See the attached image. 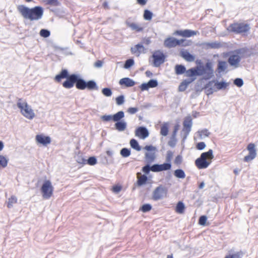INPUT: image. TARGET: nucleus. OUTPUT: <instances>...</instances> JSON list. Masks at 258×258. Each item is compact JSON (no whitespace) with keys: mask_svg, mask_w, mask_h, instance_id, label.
<instances>
[{"mask_svg":"<svg viewBox=\"0 0 258 258\" xmlns=\"http://www.w3.org/2000/svg\"><path fill=\"white\" fill-rule=\"evenodd\" d=\"M17 10L24 18L30 21L38 20L43 15V8L38 6L29 8L24 5H19Z\"/></svg>","mask_w":258,"mask_h":258,"instance_id":"1","label":"nucleus"},{"mask_svg":"<svg viewBox=\"0 0 258 258\" xmlns=\"http://www.w3.org/2000/svg\"><path fill=\"white\" fill-rule=\"evenodd\" d=\"M17 106L21 115L28 120L33 119L36 116L34 109L25 100L19 99Z\"/></svg>","mask_w":258,"mask_h":258,"instance_id":"2","label":"nucleus"},{"mask_svg":"<svg viewBox=\"0 0 258 258\" xmlns=\"http://www.w3.org/2000/svg\"><path fill=\"white\" fill-rule=\"evenodd\" d=\"M213 158V151L210 150L201 154V157L196 160V165L199 169L206 168L210 164Z\"/></svg>","mask_w":258,"mask_h":258,"instance_id":"3","label":"nucleus"},{"mask_svg":"<svg viewBox=\"0 0 258 258\" xmlns=\"http://www.w3.org/2000/svg\"><path fill=\"white\" fill-rule=\"evenodd\" d=\"M54 187L52 182L49 180H45L41 186L40 191L44 199H49L53 195Z\"/></svg>","mask_w":258,"mask_h":258,"instance_id":"4","label":"nucleus"},{"mask_svg":"<svg viewBox=\"0 0 258 258\" xmlns=\"http://www.w3.org/2000/svg\"><path fill=\"white\" fill-rule=\"evenodd\" d=\"M228 86V84L225 82H218L212 81L207 84L206 89H207V95L212 94L214 92L226 88Z\"/></svg>","mask_w":258,"mask_h":258,"instance_id":"5","label":"nucleus"},{"mask_svg":"<svg viewBox=\"0 0 258 258\" xmlns=\"http://www.w3.org/2000/svg\"><path fill=\"white\" fill-rule=\"evenodd\" d=\"M250 29L248 24L244 23H234L229 26L228 30L237 33L246 32Z\"/></svg>","mask_w":258,"mask_h":258,"instance_id":"6","label":"nucleus"},{"mask_svg":"<svg viewBox=\"0 0 258 258\" xmlns=\"http://www.w3.org/2000/svg\"><path fill=\"white\" fill-rule=\"evenodd\" d=\"M167 189L162 185L156 187L153 192L152 198L157 201L167 197Z\"/></svg>","mask_w":258,"mask_h":258,"instance_id":"7","label":"nucleus"},{"mask_svg":"<svg viewBox=\"0 0 258 258\" xmlns=\"http://www.w3.org/2000/svg\"><path fill=\"white\" fill-rule=\"evenodd\" d=\"M144 149L147 151L145 157L146 162L149 163L153 162L156 158V148L150 145L146 146Z\"/></svg>","mask_w":258,"mask_h":258,"instance_id":"8","label":"nucleus"},{"mask_svg":"<svg viewBox=\"0 0 258 258\" xmlns=\"http://www.w3.org/2000/svg\"><path fill=\"white\" fill-rule=\"evenodd\" d=\"M171 163H164L162 164H154L151 167V170L155 172L167 171L170 170L171 169Z\"/></svg>","mask_w":258,"mask_h":258,"instance_id":"9","label":"nucleus"},{"mask_svg":"<svg viewBox=\"0 0 258 258\" xmlns=\"http://www.w3.org/2000/svg\"><path fill=\"white\" fill-rule=\"evenodd\" d=\"M247 149L249 154L244 157V160L245 162H249L254 159L256 156L255 146L254 144L250 143L247 146Z\"/></svg>","mask_w":258,"mask_h":258,"instance_id":"10","label":"nucleus"},{"mask_svg":"<svg viewBox=\"0 0 258 258\" xmlns=\"http://www.w3.org/2000/svg\"><path fill=\"white\" fill-rule=\"evenodd\" d=\"M51 138L44 134H39L35 137V141L38 145L47 146L51 143Z\"/></svg>","mask_w":258,"mask_h":258,"instance_id":"11","label":"nucleus"},{"mask_svg":"<svg viewBox=\"0 0 258 258\" xmlns=\"http://www.w3.org/2000/svg\"><path fill=\"white\" fill-rule=\"evenodd\" d=\"M153 58L154 65L155 67H159L163 63L165 60V56L160 51H155L152 56Z\"/></svg>","mask_w":258,"mask_h":258,"instance_id":"12","label":"nucleus"},{"mask_svg":"<svg viewBox=\"0 0 258 258\" xmlns=\"http://www.w3.org/2000/svg\"><path fill=\"white\" fill-rule=\"evenodd\" d=\"M184 41L183 39L178 40L173 37H169L164 41V45L167 47H173L178 45L182 44Z\"/></svg>","mask_w":258,"mask_h":258,"instance_id":"13","label":"nucleus"},{"mask_svg":"<svg viewBox=\"0 0 258 258\" xmlns=\"http://www.w3.org/2000/svg\"><path fill=\"white\" fill-rule=\"evenodd\" d=\"M77 80V75H71L68 76V77L67 78V80L63 83L62 86L66 88H71L74 86V84L76 83Z\"/></svg>","mask_w":258,"mask_h":258,"instance_id":"14","label":"nucleus"},{"mask_svg":"<svg viewBox=\"0 0 258 258\" xmlns=\"http://www.w3.org/2000/svg\"><path fill=\"white\" fill-rule=\"evenodd\" d=\"M240 59V56L237 52H236L229 57L228 62L231 66L237 68L239 66Z\"/></svg>","mask_w":258,"mask_h":258,"instance_id":"15","label":"nucleus"},{"mask_svg":"<svg viewBox=\"0 0 258 258\" xmlns=\"http://www.w3.org/2000/svg\"><path fill=\"white\" fill-rule=\"evenodd\" d=\"M204 77L205 79H209L213 76L214 71L211 62L206 63L205 67H204Z\"/></svg>","mask_w":258,"mask_h":258,"instance_id":"16","label":"nucleus"},{"mask_svg":"<svg viewBox=\"0 0 258 258\" xmlns=\"http://www.w3.org/2000/svg\"><path fill=\"white\" fill-rule=\"evenodd\" d=\"M192 119L190 117H187L183 122V128L182 132L185 134V137L189 134L192 126Z\"/></svg>","mask_w":258,"mask_h":258,"instance_id":"17","label":"nucleus"},{"mask_svg":"<svg viewBox=\"0 0 258 258\" xmlns=\"http://www.w3.org/2000/svg\"><path fill=\"white\" fill-rule=\"evenodd\" d=\"M135 135L141 139H145L149 136V132L146 127H139L136 130Z\"/></svg>","mask_w":258,"mask_h":258,"instance_id":"18","label":"nucleus"},{"mask_svg":"<svg viewBox=\"0 0 258 258\" xmlns=\"http://www.w3.org/2000/svg\"><path fill=\"white\" fill-rule=\"evenodd\" d=\"M198 31H195L191 30H177L174 32V34H177L183 37H189L198 34Z\"/></svg>","mask_w":258,"mask_h":258,"instance_id":"19","label":"nucleus"},{"mask_svg":"<svg viewBox=\"0 0 258 258\" xmlns=\"http://www.w3.org/2000/svg\"><path fill=\"white\" fill-rule=\"evenodd\" d=\"M158 82L156 80H151L148 83H144L140 86L141 90L143 91L148 90L150 88H154L157 86Z\"/></svg>","mask_w":258,"mask_h":258,"instance_id":"20","label":"nucleus"},{"mask_svg":"<svg viewBox=\"0 0 258 258\" xmlns=\"http://www.w3.org/2000/svg\"><path fill=\"white\" fill-rule=\"evenodd\" d=\"M119 83L120 85L126 87H133L135 85V81L129 78H124L120 79Z\"/></svg>","mask_w":258,"mask_h":258,"instance_id":"21","label":"nucleus"},{"mask_svg":"<svg viewBox=\"0 0 258 258\" xmlns=\"http://www.w3.org/2000/svg\"><path fill=\"white\" fill-rule=\"evenodd\" d=\"M137 184L138 186H141L146 183L148 178L146 175L142 174L141 173L138 172L137 174Z\"/></svg>","mask_w":258,"mask_h":258,"instance_id":"22","label":"nucleus"},{"mask_svg":"<svg viewBox=\"0 0 258 258\" xmlns=\"http://www.w3.org/2000/svg\"><path fill=\"white\" fill-rule=\"evenodd\" d=\"M131 51L133 54L139 56L141 53L144 52L145 48L141 44H137L131 48Z\"/></svg>","mask_w":258,"mask_h":258,"instance_id":"23","label":"nucleus"},{"mask_svg":"<svg viewBox=\"0 0 258 258\" xmlns=\"http://www.w3.org/2000/svg\"><path fill=\"white\" fill-rule=\"evenodd\" d=\"M116 130L119 132L124 131L127 126V123L124 120H121L120 121L116 122L114 124Z\"/></svg>","mask_w":258,"mask_h":258,"instance_id":"24","label":"nucleus"},{"mask_svg":"<svg viewBox=\"0 0 258 258\" xmlns=\"http://www.w3.org/2000/svg\"><path fill=\"white\" fill-rule=\"evenodd\" d=\"M76 87L80 90H84L86 88V82L81 79L80 76L77 75V80L76 82Z\"/></svg>","mask_w":258,"mask_h":258,"instance_id":"25","label":"nucleus"},{"mask_svg":"<svg viewBox=\"0 0 258 258\" xmlns=\"http://www.w3.org/2000/svg\"><path fill=\"white\" fill-rule=\"evenodd\" d=\"M181 56L186 61L192 62L195 59V57L194 55L190 54L187 51H182L181 52Z\"/></svg>","mask_w":258,"mask_h":258,"instance_id":"26","label":"nucleus"},{"mask_svg":"<svg viewBox=\"0 0 258 258\" xmlns=\"http://www.w3.org/2000/svg\"><path fill=\"white\" fill-rule=\"evenodd\" d=\"M126 25L128 27L131 28L132 30L137 32H141L143 30V27L136 23L126 22Z\"/></svg>","mask_w":258,"mask_h":258,"instance_id":"27","label":"nucleus"},{"mask_svg":"<svg viewBox=\"0 0 258 258\" xmlns=\"http://www.w3.org/2000/svg\"><path fill=\"white\" fill-rule=\"evenodd\" d=\"M124 117V112L122 111H119L113 115V121L116 122L120 121Z\"/></svg>","mask_w":258,"mask_h":258,"instance_id":"28","label":"nucleus"},{"mask_svg":"<svg viewBox=\"0 0 258 258\" xmlns=\"http://www.w3.org/2000/svg\"><path fill=\"white\" fill-rule=\"evenodd\" d=\"M210 135V132L207 129L202 130L199 131L197 133V136H198L199 139H204L208 137Z\"/></svg>","mask_w":258,"mask_h":258,"instance_id":"29","label":"nucleus"},{"mask_svg":"<svg viewBox=\"0 0 258 258\" xmlns=\"http://www.w3.org/2000/svg\"><path fill=\"white\" fill-rule=\"evenodd\" d=\"M9 159L6 156L0 155V169H4L8 166Z\"/></svg>","mask_w":258,"mask_h":258,"instance_id":"30","label":"nucleus"},{"mask_svg":"<svg viewBox=\"0 0 258 258\" xmlns=\"http://www.w3.org/2000/svg\"><path fill=\"white\" fill-rule=\"evenodd\" d=\"M18 199L15 196H12L8 199L7 202V206L8 208H11L13 207L14 205L17 203Z\"/></svg>","mask_w":258,"mask_h":258,"instance_id":"31","label":"nucleus"},{"mask_svg":"<svg viewBox=\"0 0 258 258\" xmlns=\"http://www.w3.org/2000/svg\"><path fill=\"white\" fill-rule=\"evenodd\" d=\"M68 76V71L64 70H62L60 74L55 76V80L57 82H60L62 79L67 78Z\"/></svg>","mask_w":258,"mask_h":258,"instance_id":"32","label":"nucleus"},{"mask_svg":"<svg viewBox=\"0 0 258 258\" xmlns=\"http://www.w3.org/2000/svg\"><path fill=\"white\" fill-rule=\"evenodd\" d=\"M185 206L182 202H179L176 206L175 211L178 214H183L184 212Z\"/></svg>","mask_w":258,"mask_h":258,"instance_id":"33","label":"nucleus"},{"mask_svg":"<svg viewBox=\"0 0 258 258\" xmlns=\"http://www.w3.org/2000/svg\"><path fill=\"white\" fill-rule=\"evenodd\" d=\"M130 145L131 147L137 151H140L141 150L140 146H139L138 142L135 139H132L130 141Z\"/></svg>","mask_w":258,"mask_h":258,"instance_id":"34","label":"nucleus"},{"mask_svg":"<svg viewBox=\"0 0 258 258\" xmlns=\"http://www.w3.org/2000/svg\"><path fill=\"white\" fill-rule=\"evenodd\" d=\"M86 88L91 90H98V89L96 83L93 81H89L86 83Z\"/></svg>","mask_w":258,"mask_h":258,"instance_id":"35","label":"nucleus"},{"mask_svg":"<svg viewBox=\"0 0 258 258\" xmlns=\"http://www.w3.org/2000/svg\"><path fill=\"white\" fill-rule=\"evenodd\" d=\"M168 133V127L167 123L163 124L161 128L160 134L163 136H166Z\"/></svg>","mask_w":258,"mask_h":258,"instance_id":"36","label":"nucleus"},{"mask_svg":"<svg viewBox=\"0 0 258 258\" xmlns=\"http://www.w3.org/2000/svg\"><path fill=\"white\" fill-rule=\"evenodd\" d=\"M174 175L179 178H184L185 177L184 171L181 169H177L174 171Z\"/></svg>","mask_w":258,"mask_h":258,"instance_id":"37","label":"nucleus"},{"mask_svg":"<svg viewBox=\"0 0 258 258\" xmlns=\"http://www.w3.org/2000/svg\"><path fill=\"white\" fill-rule=\"evenodd\" d=\"M185 71V68L182 65H176L175 66V72L176 74H182Z\"/></svg>","mask_w":258,"mask_h":258,"instance_id":"38","label":"nucleus"},{"mask_svg":"<svg viewBox=\"0 0 258 258\" xmlns=\"http://www.w3.org/2000/svg\"><path fill=\"white\" fill-rule=\"evenodd\" d=\"M227 65L225 61H219L218 69L219 72L224 71L227 68Z\"/></svg>","mask_w":258,"mask_h":258,"instance_id":"39","label":"nucleus"},{"mask_svg":"<svg viewBox=\"0 0 258 258\" xmlns=\"http://www.w3.org/2000/svg\"><path fill=\"white\" fill-rule=\"evenodd\" d=\"M153 16V14L149 10H145L144 13V19L147 21L151 20Z\"/></svg>","mask_w":258,"mask_h":258,"instance_id":"40","label":"nucleus"},{"mask_svg":"<svg viewBox=\"0 0 258 258\" xmlns=\"http://www.w3.org/2000/svg\"><path fill=\"white\" fill-rule=\"evenodd\" d=\"M122 188V186L121 185L118 184L113 185L111 188V190L113 193L118 194L121 190Z\"/></svg>","mask_w":258,"mask_h":258,"instance_id":"41","label":"nucleus"},{"mask_svg":"<svg viewBox=\"0 0 258 258\" xmlns=\"http://www.w3.org/2000/svg\"><path fill=\"white\" fill-rule=\"evenodd\" d=\"M120 154L123 157H127L131 155V151L127 148H123L120 151Z\"/></svg>","mask_w":258,"mask_h":258,"instance_id":"42","label":"nucleus"},{"mask_svg":"<svg viewBox=\"0 0 258 258\" xmlns=\"http://www.w3.org/2000/svg\"><path fill=\"white\" fill-rule=\"evenodd\" d=\"M190 83V81H184L182 82L179 86L178 89L180 91H184L188 85Z\"/></svg>","mask_w":258,"mask_h":258,"instance_id":"43","label":"nucleus"},{"mask_svg":"<svg viewBox=\"0 0 258 258\" xmlns=\"http://www.w3.org/2000/svg\"><path fill=\"white\" fill-rule=\"evenodd\" d=\"M152 209V206L150 204H147L143 205L141 208L140 210L145 213L150 211Z\"/></svg>","mask_w":258,"mask_h":258,"instance_id":"44","label":"nucleus"},{"mask_svg":"<svg viewBox=\"0 0 258 258\" xmlns=\"http://www.w3.org/2000/svg\"><path fill=\"white\" fill-rule=\"evenodd\" d=\"M102 93L106 97H110L112 92L111 90L108 88H105L102 90Z\"/></svg>","mask_w":258,"mask_h":258,"instance_id":"45","label":"nucleus"},{"mask_svg":"<svg viewBox=\"0 0 258 258\" xmlns=\"http://www.w3.org/2000/svg\"><path fill=\"white\" fill-rule=\"evenodd\" d=\"M196 76H202L204 75V67L200 66L195 69Z\"/></svg>","mask_w":258,"mask_h":258,"instance_id":"46","label":"nucleus"},{"mask_svg":"<svg viewBox=\"0 0 258 258\" xmlns=\"http://www.w3.org/2000/svg\"><path fill=\"white\" fill-rule=\"evenodd\" d=\"M134 64V60L133 59H128L125 62L124 68L128 69Z\"/></svg>","mask_w":258,"mask_h":258,"instance_id":"47","label":"nucleus"},{"mask_svg":"<svg viewBox=\"0 0 258 258\" xmlns=\"http://www.w3.org/2000/svg\"><path fill=\"white\" fill-rule=\"evenodd\" d=\"M76 161L81 164H85L86 163L87 160L81 155H78L76 157Z\"/></svg>","mask_w":258,"mask_h":258,"instance_id":"48","label":"nucleus"},{"mask_svg":"<svg viewBox=\"0 0 258 258\" xmlns=\"http://www.w3.org/2000/svg\"><path fill=\"white\" fill-rule=\"evenodd\" d=\"M115 100L117 105H120L123 104L124 102V97L123 95H120L116 97Z\"/></svg>","mask_w":258,"mask_h":258,"instance_id":"49","label":"nucleus"},{"mask_svg":"<svg viewBox=\"0 0 258 258\" xmlns=\"http://www.w3.org/2000/svg\"><path fill=\"white\" fill-rule=\"evenodd\" d=\"M50 34V32L46 29H42L40 31V36L44 38L49 37Z\"/></svg>","mask_w":258,"mask_h":258,"instance_id":"50","label":"nucleus"},{"mask_svg":"<svg viewBox=\"0 0 258 258\" xmlns=\"http://www.w3.org/2000/svg\"><path fill=\"white\" fill-rule=\"evenodd\" d=\"M173 153L172 152L170 151H168L167 152L166 156V163H171V160L173 158Z\"/></svg>","mask_w":258,"mask_h":258,"instance_id":"51","label":"nucleus"},{"mask_svg":"<svg viewBox=\"0 0 258 258\" xmlns=\"http://www.w3.org/2000/svg\"><path fill=\"white\" fill-rule=\"evenodd\" d=\"M242 254L241 252H237L234 254L226 255L225 258H240Z\"/></svg>","mask_w":258,"mask_h":258,"instance_id":"52","label":"nucleus"},{"mask_svg":"<svg viewBox=\"0 0 258 258\" xmlns=\"http://www.w3.org/2000/svg\"><path fill=\"white\" fill-rule=\"evenodd\" d=\"M186 75L188 77H194L196 76V70L195 68H192L187 70L186 72Z\"/></svg>","mask_w":258,"mask_h":258,"instance_id":"53","label":"nucleus"},{"mask_svg":"<svg viewBox=\"0 0 258 258\" xmlns=\"http://www.w3.org/2000/svg\"><path fill=\"white\" fill-rule=\"evenodd\" d=\"M101 119L104 121L113 120V115H104L101 117Z\"/></svg>","mask_w":258,"mask_h":258,"instance_id":"54","label":"nucleus"},{"mask_svg":"<svg viewBox=\"0 0 258 258\" xmlns=\"http://www.w3.org/2000/svg\"><path fill=\"white\" fill-rule=\"evenodd\" d=\"M87 163L90 165H94L97 163V160L95 157H91L88 159Z\"/></svg>","mask_w":258,"mask_h":258,"instance_id":"55","label":"nucleus"},{"mask_svg":"<svg viewBox=\"0 0 258 258\" xmlns=\"http://www.w3.org/2000/svg\"><path fill=\"white\" fill-rule=\"evenodd\" d=\"M234 83L237 87H240L243 85V81L241 79L237 78L234 80Z\"/></svg>","mask_w":258,"mask_h":258,"instance_id":"56","label":"nucleus"},{"mask_svg":"<svg viewBox=\"0 0 258 258\" xmlns=\"http://www.w3.org/2000/svg\"><path fill=\"white\" fill-rule=\"evenodd\" d=\"M207 218L205 216H202L200 218L199 223L201 225H205L206 224Z\"/></svg>","mask_w":258,"mask_h":258,"instance_id":"57","label":"nucleus"},{"mask_svg":"<svg viewBox=\"0 0 258 258\" xmlns=\"http://www.w3.org/2000/svg\"><path fill=\"white\" fill-rule=\"evenodd\" d=\"M138 110L139 109L137 107H130L127 109V112L131 114H133L137 112Z\"/></svg>","mask_w":258,"mask_h":258,"instance_id":"58","label":"nucleus"},{"mask_svg":"<svg viewBox=\"0 0 258 258\" xmlns=\"http://www.w3.org/2000/svg\"><path fill=\"white\" fill-rule=\"evenodd\" d=\"M182 157L180 155H178L176 157L175 160H174V163L177 165H179L182 162Z\"/></svg>","mask_w":258,"mask_h":258,"instance_id":"59","label":"nucleus"},{"mask_svg":"<svg viewBox=\"0 0 258 258\" xmlns=\"http://www.w3.org/2000/svg\"><path fill=\"white\" fill-rule=\"evenodd\" d=\"M151 170V167L149 165H147L143 167L142 168V171L146 174H148L149 173Z\"/></svg>","mask_w":258,"mask_h":258,"instance_id":"60","label":"nucleus"},{"mask_svg":"<svg viewBox=\"0 0 258 258\" xmlns=\"http://www.w3.org/2000/svg\"><path fill=\"white\" fill-rule=\"evenodd\" d=\"M206 147V145L204 142L199 143L197 145V148L199 150H203Z\"/></svg>","mask_w":258,"mask_h":258,"instance_id":"61","label":"nucleus"},{"mask_svg":"<svg viewBox=\"0 0 258 258\" xmlns=\"http://www.w3.org/2000/svg\"><path fill=\"white\" fill-rule=\"evenodd\" d=\"M44 2L51 5H57V0H43Z\"/></svg>","mask_w":258,"mask_h":258,"instance_id":"62","label":"nucleus"},{"mask_svg":"<svg viewBox=\"0 0 258 258\" xmlns=\"http://www.w3.org/2000/svg\"><path fill=\"white\" fill-rule=\"evenodd\" d=\"M207 45L211 48H218L219 47V44L215 42L209 43Z\"/></svg>","mask_w":258,"mask_h":258,"instance_id":"63","label":"nucleus"},{"mask_svg":"<svg viewBox=\"0 0 258 258\" xmlns=\"http://www.w3.org/2000/svg\"><path fill=\"white\" fill-rule=\"evenodd\" d=\"M94 66L96 68H100L102 66V62L100 60H98L95 63Z\"/></svg>","mask_w":258,"mask_h":258,"instance_id":"64","label":"nucleus"}]
</instances>
